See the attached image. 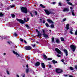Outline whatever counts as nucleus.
Segmentation results:
<instances>
[{"mask_svg":"<svg viewBox=\"0 0 77 77\" xmlns=\"http://www.w3.org/2000/svg\"><path fill=\"white\" fill-rule=\"evenodd\" d=\"M53 11V9H51L49 10H45V11L47 15H50V14H54V13L51 11Z\"/></svg>","mask_w":77,"mask_h":77,"instance_id":"nucleus-1","label":"nucleus"},{"mask_svg":"<svg viewBox=\"0 0 77 77\" xmlns=\"http://www.w3.org/2000/svg\"><path fill=\"white\" fill-rule=\"evenodd\" d=\"M21 11L22 12H23L25 14H27V9L25 7H23L21 8Z\"/></svg>","mask_w":77,"mask_h":77,"instance_id":"nucleus-2","label":"nucleus"},{"mask_svg":"<svg viewBox=\"0 0 77 77\" xmlns=\"http://www.w3.org/2000/svg\"><path fill=\"white\" fill-rule=\"evenodd\" d=\"M56 71L57 73L59 74L62 72H63V70L60 69L56 68Z\"/></svg>","mask_w":77,"mask_h":77,"instance_id":"nucleus-3","label":"nucleus"},{"mask_svg":"<svg viewBox=\"0 0 77 77\" xmlns=\"http://www.w3.org/2000/svg\"><path fill=\"white\" fill-rule=\"evenodd\" d=\"M70 47V48H71L72 50V51H73V52H74L75 51V48H76L75 46L73 45H71Z\"/></svg>","mask_w":77,"mask_h":77,"instance_id":"nucleus-4","label":"nucleus"},{"mask_svg":"<svg viewBox=\"0 0 77 77\" xmlns=\"http://www.w3.org/2000/svg\"><path fill=\"white\" fill-rule=\"evenodd\" d=\"M25 48L26 50H31L32 49V47H30V46H26L25 47Z\"/></svg>","mask_w":77,"mask_h":77,"instance_id":"nucleus-5","label":"nucleus"},{"mask_svg":"<svg viewBox=\"0 0 77 77\" xmlns=\"http://www.w3.org/2000/svg\"><path fill=\"white\" fill-rule=\"evenodd\" d=\"M55 51L58 53V54H63V53L60 51V50L58 49L57 48H55Z\"/></svg>","mask_w":77,"mask_h":77,"instance_id":"nucleus-6","label":"nucleus"},{"mask_svg":"<svg viewBox=\"0 0 77 77\" xmlns=\"http://www.w3.org/2000/svg\"><path fill=\"white\" fill-rule=\"evenodd\" d=\"M13 53L14 54H15L16 56H17V57H21L20 55L18 54L17 52H16L15 51H13Z\"/></svg>","mask_w":77,"mask_h":77,"instance_id":"nucleus-7","label":"nucleus"},{"mask_svg":"<svg viewBox=\"0 0 77 77\" xmlns=\"http://www.w3.org/2000/svg\"><path fill=\"white\" fill-rule=\"evenodd\" d=\"M17 20L20 23H21V24H24V22L22 20H20V19H18L17 18Z\"/></svg>","mask_w":77,"mask_h":77,"instance_id":"nucleus-8","label":"nucleus"},{"mask_svg":"<svg viewBox=\"0 0 77 77\" xmlns=\"http://www.w3.org/2000/svg\"><path fill=\"white\" fill-rule=\"evenodd\" d=\"M63 12H68L69 11V9L68 8H65L63 10Z\"/></svg>","mask_w":77,"mask_h":77,"instance_id":"nucleus-9","label":"nucleus"},{"mask_svg":"<svg viewBox=\"0 0 77 77\" xmlns=\"http://www.w3.org/2000/svg\"><path fill=\"white\" fill-rule=\"evenodd\" d=\"M39 65H40V63L39 62H37L35 63V66H39Z\"/></svg>","mask_w":77,"mask_h":77,"instance_id":"nucleus-10","label":"nucleus"},{"mask_svg":"<svg viewBox=\"0 0 77 77\" xmlns=\"http://www.w3.org/2000/svg\"><path fill=\"white\" fill-rule=\"evenodd\" d=\"M64 51L65 53L66 54V56H68V51L67 50H66V49H65L64 50Z\"/></svg>","mask_w":77,"mask_h":77,"instance_id":"nucleus-11","label":"nucleus"},{"mask_svg":"<svg viewBox=\"0 0 77 77\" xmlns=\"http://www.w3.org/2000/svg\"><path fill=\"white\" fill-rule=\"evenodd\" d=\"M66 29L67 30H68L69 29V24H67L66 25Z\"/></svg>","mask_w":77,"mask_h":77,"instance_id":"nucleus-12","label":"nucleus"},{"mask_svg":"<svg viewBox=\"0 0 77 77\" xmlns=\"http://www.w3.org/2000/svg\"><path fill=\"white\" fill-rule=\"evenodd\" d=\"M48 21L49 23H52V24L53 23V22L50 20H48Z\"/></svg>","mask_w":77,"mask_h":77,"instance_id":"nucleus-13","label":"nucleus"},{"mask_svg":"<svg viewBox=\"0 0 77 77\" xmlns=\"http://www.w3.org/2000/svg\"><path fill=\"white\" fill-rule=\"evenodd\" d=\"M72 14L73 16H75V14L74 13V10L72 11Z\"/></svg>","mask_w":77,"mask_h":77,"instance_id":"nucleus-14","label":"nucleus"},{"mask_svg":"<svg viewBox=\"0 0 77 77\" xmlns=\"http://www.w3.org/2000/svg\"><path fill=\"white\" fill-rule=\"evenodd\" d=\"M42 67L43 68H45V65L44 64V63H42Z\"/></svg>","mask_w":77,"mask_h":77,"instance_id":"nucleus-15","label":"nucleus"},{"mask_svg":"<svg viewBox=\"0 0 77 77\" xmlns=\"http://www.w3.org/2000/svg\"><path fill=\"white\" fill-rule=\"evenodd\" d=\"M56 42L57 43H60V41L59 39H57L56 40Z\"/></svg>","mask_w":77,"mask_h":77,"instance_id":"nucleus-16","label":"nucleus"},{"mask_svg":"<svg viewBox=\"0 0 77 77\" xmlns=\"http://www.w3.org/2000/svg\"><path fill=\"white\" fill-rule=\"evenodd\" d=\"M52 62L54 64V63H57V61H55V60H52Z\"/></svg>","mask_w":77,"mask_h":77,"instance_id":"nucleus-17","label":"nucleus"},{"mask_svg":"<svg viewBox=\"0 0 77 77\" xmlns=\"http://www.w3.org/2000/svg\"><path fill=\"white\" fill-rule=\"evenodd\" d=\"M51 40L52 42H54V37H52Z\"/></svg>","mask_w":77,"mask_h":77,"instance_id":"nucleus-18","label":"nucleus"},{"mask_svg":"<svg viewBox=\"0 0 77 77\" xmlns=\"http://www.w3.org/2000/svg\"><path fill=\"white\" fill-rule=\"evenodd\" d=\"M43 35L45 38H47L48 37V35L45 34V33L43 34Z\"/></svg>","mask_w":77,"mask_h":77,"instance_id":"nucleus-19","label":"nucleus"},{"mask_svg":"<svg viewBox=\"0 0 77 77\" xmlns=\"http://www.w3.org/2000/svg\"><path fill=\"white\" fill-rule=\"evenodd\" d=\"M37 36H38V37H41V34L39 33V32L38 33V34Z\"/></svg>","mask_w":77,"mask_h":77,"instance_id":"nucleus-20","label":"nucleus"},{"mask_svg":"<svg viewBox=\"0 0 77 77\" xmlns=\"http://www.w3.org/2000/svg\"><path fill=\"white\" fill-rule=\"evenodd\" d=\"M15 6L14 5H11L9 6V8H14Z\"/></svg>","mask_w":77,"mask_h":77,"instance_id":"nucleus-21","label":"nucleus"},{"mask_svg":"<svg viewBox=\"0 0 77 77\" xmlns=\"http://www.w3.org/2000/svg\"><path fill=\"white\" fill-rule=\"evenodd\" d=\"M40 6L41 7H42V8H45V6L43 5H42V4H40Z\"/></svg>","mask_w":77,"mask_h":77,"instance_id":"nucleus-22","label":"nucleus"},{"mask_svg":"<svg viewBox=\"0 0 77 77\" xmlns=\"http://www.w3.org/2000/svg\"><path fill=\"white\" fill-rule=\"evenodd\" d=\"M67 4L69 5H71V6H72V3L69 2H67Z\"/></svg>","mask_w":77,"mask_h":77,"instance_id":"nucleus-23","label":"nucleus"},{"mask_svg":"<svg viewBox=\"0 0 77 77\" xmlns=\"http://www.w3.org/2000/svg\"><path fill=\"white\" fill-rule=\"evenodd\" d=\"M4 15L2 13H0V17H3Z\"/></svg>","mask_w":77,"mask_h":77,"instance_id":"nucleus-24","label":"nucleus"},{"mask_svg":"<svg viewBox=\"0 0 77 77\" xmlns=\"http://www.w3.org/2000/svg\"><path fill=\"white\" fill-rule=\"evenodd\" d=\"M62 3L61 2H60L58 3V6H62Z\"/></svg>","mask_w":77,"mask_h":77,"instance_id":"nucleus-25","label":"nucleus"},{"mask_svg":"<svg viewBox=\"0 0 77 77\" xmlns=\"http://www.w3.org/2000/svg\"><path fill=\"white\" fill-rule=\"evenodd\" d=\"M1 38L2 39H6V38H7V37L4 36L3 37H2Z\"/></svg>","mask_w":77,"mask_h":77,"instance_id":"nucleus-26","label":"nucleus"},{"mask_svg":"<svg viewBox=\"0 0 77 77\" xmlns=\"http://www.w3.org/2000/svg\"><path fill=\"white\" fill-rule=\"evenodd\" d=\"M45 25L47 27H49V25H48V24L47 23H46Z\"/></svg>","mask_w":77,"mask_h":77,"instance_id":"nucleus-27","label":"nucleus"},{"mask_svg":"<svg viewBox=\"0 0 77 77\" xmlns=\"http://www.w3.org/2000/svg\"><path fill=\"white\" fill-rule=\"evenodd\" d=\"M51 28H52V29H53V28H54V24H52L51 25Z\"/></svg>","mask_w":77,"mask_h":77,"instance_id":"nucleus-28","label":"nucleus"},{"mask_svg":"<svg viewBox=\"0 0 77 77\" xmlns=\"http://www.w3.org/2000/svg\"><path fill=\"white\" fill-rule=\"evenodd\" d=\"M60 39L61 41H64V38L62 37H61Z\"/></svg>","mask_w":77,"mask_h":77,"instance_id":"nucleus-29","label":"nucleus"},{"mask_svg":"<svg viewBox=\"0 0 77 77\" xmlns=\"http://www.w3.org/2000/svg\"><path fill=\"white\" fill-rule=\"evenodd\" d=\"M29 69H26V73H28L29 72Z\"/></svg>","mask_w":77,"mask_h":77,"instance_id":"nucleus-30","label":"nucleus"},{"mask_svg":"<svg viewBox=\"0 0 77 77\" xmlns=\"http://www.w3.org/2000/svg\"><path fill=\"white\" fill-rule=\"evenodd\" d=\"M25 26H26V27H27V29H29V26L28 25H26Z\"/></svg>","mask_w":77,"mask_h":77,"instance_id":"nucleus-31","label":"nucleus"},{"mask_svg":"<svg viewBox=\"0 0 77 77\" xmlns=\"http://www.w3.org/2000/svg\"><path fill=\"white\" fill-rule=\"evenodd\" d=\"M7 42L8 44H11V43H12V42H11V41H8Z\"/></svg>","mask_w":77,"mask_h":77,"instance_id":"nucleus-32","label":"nucleus"},{"mask_svg":"<svg viewBox=\"0 0 77 77\" xmlns=\"http://www.w3.org/2000/svg\"><path fill=\"white\" fill-rule=\"evenodd\" d=\"M70 69H71V70H74V69H73V68H72V67H70Z\"/></svg>","mask_w":77,"mask_h":77,"instance_id":"nucleus-33","label":"nucleus"},{"mask_svg":"<svg viewBox=\"0 0 77 77\" xmlns=\"http://www.w3.org/2000/svg\"><path fill=\"white\" fill-rule=\"evenodd\" d=\"M11 16H12V18H14V17H15V15H14V14H12L11 15Z\"/></svg>","mask_w":77,"mask_h":77,"instance_id":"nucleus-34","label":"nucleus"},{"mask_svg":"<svg viewBox=\"0 0 77 77\" xmlns=\"http://www.w3.org/2000/svg\"><path fill=\"white\" fill-rule=\"evenodd\" d=\"M66 20V18H65L63 19V21H65Z\"/></svg>","mask_w":77,"mask_h":77,"instance_id":"nucleus-35","label":"nucleus"},{"mask_svg":"<svg viewBox=\"0 0 77 77\" xmlns=\"http://www.w3.org/2000/svg\"><path fill=\"white\" fill-rule=\"evenodd\" d=\"M75 35H77V29L76 30V31L75 32Z\"/></svg>","mask_w":77,"mask_h":77,"instance_id":"nucleus-36","label":"nucleus"},{"mask_svg":"<svg viewBox=\"0 0 77 77\" xmlns=\"http://www.w3.org/2000/svg\"><path fill=\"white\" fill-rule=\"evenodd\" d=\"M32 46L33 47H35L36 46V45L35 44L34 45H32Z\"/></svg>","mask_w":77,"mask_h":77,"instance_id":"nucleus-37","label":"nucleus"},{"mask_svg":"<svg viewBox=\"0 0 77 77\" xmlns=\"http://www.w3.org/2000/svg\"><path fill=\"white\" fill-rule=\"evenodd\" d=\"M43 57L45 58V59H46L47 58V56L45 55H44L43 56Z\"/></svg>","mask_w":77,"mask_h":77,"instance_id":"nucleus-38","label":"nucleus"},{"mask_svg":"<svg viewBox=\"0 0 77 77\" xmlns=\"http://www.w3.org/2000/svg\"><path fill=\"white\" fill-rule=\"evenodd\" d=\"M20 41L21 42H23V38H20Z\"/></svg>","mask_w":77,"mask_h":77,"instance_id":"nucleus-39","label":"nucleus"},{"mask_svg":"<svg viewBox=\"0 0 77 77\" xmlns=\"http://www.w3.org/2000/svg\"><path fill=\"white\" fill-rule=\"evenodd\" d=\"M35 15H37V14H38V13L37 12V11H35Z\"/></svg>","mask_w":77,"mask_h":77,"instance_id":"nucleus-40","label":"nucleus"},{"mask_svg":"<svg viewBox=\"0 0 77 77\" xmlns=\"http://www.w3.org/2000/svg\"><path fill=\"white\" fill-rule=\"evenodd\" d=\"M30 14L31 15V16L32 17H33V15L32 14V13H30Z\"/></svg>","mask_w":77,"mask_h":77,"instance_id":"nucleus-41","label":"nucleus"},{"mask_svg":"<svg viewBox=\"0 0 77 77\" xmlns=\"http://www.w3.org/2000/svg\"><path fill=\"white\" fill-rule=\"evenodd\" d=\"M36 32H37V33H39V31H38V29H36Z\"/></svg>","mask_w":77,"mask_h":77,"instance_id":"nucleus-42","label":"nucleus"},{"mask_svg":"<svg viewBox=\"0 0 77 77\" xmlns=\"http://www.w3.org/2000/svg\"><path fill=\"white\" fill-rule=\"evenodd\" d=\"M48 60H52V58H48Z\"/></svg>","mask_w":77,"mask_h":77,"instance_id":"nucleus-43","label":"nucleus"},{"mask_svg":"<svg viewBox=\"0 0 77 77\" xmlns=\"http://www.w3.org/2000/svg\"><path fill=\"white\" fill-rule=\"evenodd\" d=\"M14 36H17V33H15L14 34Z\"/></svg>","mask_w":77,"mask_h":77,"instance_id":"nucleus-44","label":"nucleus"},{"mask_svg":"<svg viewBox=\"0 0 77 77\" xmlns=\"http://www.w3.org/2000/svg\"><path fill=\"white\" fill-rule=\"evenodd\" d=\"M57 56L58 57H60V55L57 54Z\"/></svg>","mask_w":77,"mask_h":77,"instance_id":"nucleus-45","label":"nucleus"},{"mask_svg":"<svg viewBox=\"0 0 77 77\" xmlns=\"http://www.w3.org/2000/svg\"><path fill=\"white\" fill-rule=\"evenodd\" d=\"M56 3V2H53L52 3V4H53V5H55V4Z\"/></svg>","mask_w":77,"mask_h":77,"instance_id":"nucleus-46","label":"nucleus"},{"mask_svg":"<svg viewBox=\"0 0 77 77\" xmlns=\"http://www.w3.org/2000/svg\"><path fill=\"white\" fill-rule=\"evenodd\" d=\"M61 62H63V63H64V60L63 59H62L61 60Z\"/></svg>","mask_w":77,"mask_h":77,"instance_id":"nucleus-47","label":"nucleus"},{"mask_svg":"<svg viewBox=\"0 0 77 77\" xmlns=\"http://www.w3.org/2000/svg\"><path fill=\"white\" fill-rule=\"evenodd\" d=\"M29 18H27V20L26 21V22H27L28 21H29Z\"/></svg>","mask_w":77,"mask_h":77,"instance_id":"nucleus-48","label":"nucleus"},{"mask_svg":"<svg viewBox=\"0 0 77 77\" xmlns=\"http://www.w3.org/2000/svg\"><path fill=\"white\" fill-rule=\"evenodd\" d=\"M70 32L71 34H73V32L72 31H70Z\"/></svg>","mask_w":77,"mask_h":77,"instance_id":"nucleus-49","label":"nucleus"},{"mask_svg":"<svg viewBox=\"0 0 77 77\" xmlns=\"http://www.w3.org/2000/svg\"><path fill=\"white\" fill-rule=\"evenodd\" d=\"M63 76H64L65 77H67L68 75H64Z\"/></svg>","mask_w":77,"mask_h":77,"instance_id":"nucleus-50","label":"nucleus"},{"mask_svg":"<svg viewBox=\"0 0 77 77\" xmlns=\"http://www.w3.org/2000/svg\"><path fill=\"white\" fill-rule=\"evenodd\" d=\"M7 72L8 74H9V71H7Z\"/></svg>","mask_w":77,"mask_h":77,"instance_id":"nucleus-51","label":"nucleus"},{"mask_svg":"<svg viewBox=\"0 0 77 77\" xmlns=\"http://www.w3.org/2000/svg\"><path fill=\"white\" fill-rule=\"evenodd\" d=\"M75 68L76 69H77V65L75 66Z\"/></svg>","mask_w":77,"mask_h":77,"instance_id":"nucleus-52","label":"nucleus"},{"mask_svg":"<svg viewBox=\"0 0 77 77\" xmlns=\"http://www.w3.org/2000/svg\"><path fill=\"white\" fill-rule=\"evenodd\" d=\"M42 31H43V33H45V31L43 29Z\"/></svg>","mask_w":77,"mask_h":77,"instance_id":"nucleus-53","label":"nucleus"},{"mask_svg":"<svg viewBox=\"0 0 77 77\" xmlns=\"http://www.w3.org/2000/svg\"><path fill=\"white\" fill-rule=\"evenodd\" d=\"M45 20H44L43 21V23H45Z\"/></svg>","mask_w":77,"mask_h":77,"instance_id":"nucleus-54","label":"nucleus"},{"mask_svg":"<svg viewBox=\"0 0 77 77\" xmlns=\"http://www.w3.org/2000/svg\"><path fill=\"white\" fill-rule=\"evenodd\" d=\"M49 68H51V66L50 65L49 66Z\"/></svg>","mask_w":77,"mask_h":77,"instance_id":"nucleus-55","label":"nucleus"},{"mask_svg":"<svg viewBox=\"0 0 77 77\" xmlns=\"http://www.w3.org/2000/svg\"><path fill=\"white\" fill-rule=\"evenodd\" d=\"M69 77H73V76L72 75H70L69 76Z\"/></svg>","mask_w":77,"mask_h":77,"instance_id":"nucleus-56","label":"nucleus"},{"mask_svg":"<svg viewBox=\"0 0 77 77\" xmlns=\"http://www.w3.org/2000/svg\"><path fill=\"white\" fill-rule=\"evenodd\" d=\"M24 43H25V44H26V43H27V42H26L25 40H24Z\"/></svg>","mask_w":77,"mask_h":77,"instance_id":"nucleus-57","label":"nucleus"},{"mask_svg":"<svg viewBox=\"0 0 77 77\" xmlns=\"http://www.w3.org/2000/svg\"><path fill=\"white\" fill-rule=\"evenodd\" d=\"M6 53H4L3 54V55H6Z\"/></svg>","mask_w":77,"mask_h":77,"instance_id":"nucleus-58","label":"nucleus"},{"mask_svg":"<svg viewBox=\"0 0 77 77\" xmlns=\"http://www.w3.org/2000/svg\"><path fill=\"white\" fill-rule=\"evenodd\" d=\"M26 66L27 68H28V67H29V65H27Z\"/></svg>","mask_w":77,"mask_h":77,"instance_id":"nucleus-59","label":"nucleus"},{"mask_svg":"<svg viewBox=\"0 0 77 77\" xmlns=\"http://www.w3.org/2000/svg\"><path fill=\"white\" fill-rule=\"evenodd\" d=\"M22 77H25V75H24L23 76H22Z\"/></svg>","mask_w":77,"mask_h":77,"instance_id":"nucleus-60","label":"nucleus"},{"mask_svg":"<svg viewBox=\"0 0 77 77\" xmlns=\"http://www.w3.org/2000/svg\"><path fill=\"white\" fill-rule=\"evenodd\" d=\"M70 9H73V8H72V7H70Z\"/></svg>","mask_w":77,"mask_h":77,"instance_id":"nucleus-61","label":"nucleus"},{"mask_svg":"<svg viewBox=\"0 0 77 77\" xmlns=\"http://www.w3.org/2000/svg\"><path fill=\"white\" fill-rule=\"evenodd\" d=\"M27 58H28V59H30V57H27Z\"/></svg>","mask_w":77,"mask_h":77,"instance_id":"nucleus-62","label":"nucleus"},{"mask_svg":"<svg viewBox=\"0 0 77 77\" xmlns=\"http://www.w3.org/2000/svg\"><path fill=\"white\" fill-rule=\"evenodd\" d=\"M36 43H37V44H39V42H36Z\"/></svg>","mask_w":77,"mask_h":77,"instance_id":"nucleus-63","label":"nucleus"},{"mask_svg":"<svg viewBox=\"0 0 77 77\" xmlns=\"http://www.w3.org/2000/svg\"><path fill=\"white\" fill-rule=\"evenodd\" d=\"M17 77H19V76L18 75H17Z\"/></svg>","mask_w":77,"mask_h":77,"instance_id":"nucleus-64","label":"nucleus"}]
</instances>
